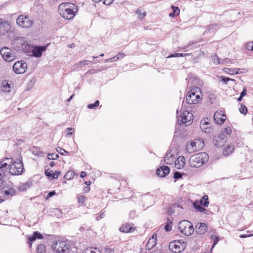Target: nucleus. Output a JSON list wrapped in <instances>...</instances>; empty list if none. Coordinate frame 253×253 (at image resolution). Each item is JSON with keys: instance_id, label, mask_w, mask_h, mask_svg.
I'll list each match as a JSON object with an SVG mask.
<instances>
[{"instance_id": "nucleus-1", "label": "nucleus", "mask_w": 253, "mask_h": 253, "mask_svg": "<svg viewBox=\"0 0 253 253\" xmlns=\"http://www.w3.org/2000/svg\"><path fill=\"white\" fill-rule=\"evenodd\" d=\"M51 249L54 253H74L77 250L73 242L67 240H58L54 241L51 246Z\"/></svg>"}, {"instance_id": "nucleus-2", "label": "nucleus", "mask_w": 253, "mask_h": 253, "mask_svg": "<svg viewBox=\"0 0 253 253\" xmlns=\"http://www.w3.org/2000/svg\"><path fill=\"white\" fill-rule=\"evenodd\" d=\"M78 10V6L72 2H62L58 7L59 15L65 20L73 19Z\"/></svg>"}, {"instance_id": "nucleus-3", "label": "nucleus", "mask_w": 253, "mask_h": 253, "mask_svg": "<svg viewBox=\"0 0 253 253\" xmlns=\"http://www.w3.org/2000/svg\"><path fill=\"white\" fill-rule=\"evenodd\" d=\"M209 159V155L206 152H200L192 155L189 159L191 167L200 168L207 163Z\"/></svg>"}, {"instance_id": "nucleus-4", "label": "nucleus", "mask_w": 253, "mask_h": 253, "mask_svg": "<svg viewBox=\"0 0 253 253\" xmlns=\"http://www.w3.org/2000/svg\"><path fill=\"white\" fill-rule=\"evenodd\" d=\"M202 92L199 87H194L187 94L186 102L189 104L198 103L201 100Z\"/></svg>"}, {"instance_id": "nucleus-5", "label": "nucleus", "mask_w": 253, "mask_h": 253, "mask_svg": "<svg viewBox=\"0 0 253 253\" xmlns=\"http://www.w3.org/2000/svg\"><path fill=\"white\" fill-rule=\"evenodd\" d=\"M11 160L8 165L9 173L12 175H21L24 171V167L21 161H13L12 159H7Z\"/></svg>"}, {"instance_id": "nucleus-6", "label": "nucleus", "mask_w": 253, "mask_h": 253, "mask_svg": "<svg viewBox=\"0 0 253 253\" xmlns=\"http://www.w3.org/2000/svg\"><path fill=\"white\" fill-rule=\"evenodd\" d=\"M16 24L21 28L29 29L32 27L34 22L31 18L26 15H19L16 19Z\"/></svg>"}, {"instance_id": "nucleus-7", "label": "nucleus", "mask_w": 253, "mask_h": 253, "mask_svg": "<svg viewBox=\"0 0 253 253\" xmlns=\"http://www.w3.org/2000/svg\"><path fill=\"white\" fill-rule=\"evenodd\" d=\"M204 142L201 139H196L188 142L186 145V150L189 153H193L201 150L204 146Z\"/></svg>"}, {"instance_id": "nucleus-8", "label": "nucleus", "mask_w": 253, "mask_h": 253, "mask_svg": "<svg viewBox=\"0 0 253 253\" xmlns=\"http://www.w3.org/2000/svg\"><path fill=\"white\" fill-rule=\"evenodd\" d=\"M178 227L180 232L185 236L191 235L194 231L192 223L187 220L180 221Z\"/></svg>"}, {"instance_id": "nucleus-9", "label": "nucleus", "mask_w": 253, "mask_h": 253, "mask_svg": "<svg viewBox=\"0 0 253 253\" xmlns=\"http://www.w3.org/2000/svg\"><path fill=\"white\" fill-rule=\"evenodd\" d=\"M186 244L182 240H174L169 244V249L174 253H180L184 251Z\"/></svg>"}, {"instance_id": "nucleus-10", "label": "nucleus", "mask_w": 253, "mask_h": 253, "mask_svg": "<svg viewBox=\"0 0 253 253\" xmlns=\"http://www.w3.org/2000/svg\"><path fill=\"white\" fill-rule=\"evenodd\" d=\"M193 120V114L191 112L184 110L179 117L178 122L180 125H189Z\"/></svg>"}, {"instance_id": "nucleus-11", "label": "nucleus", "mask_w": 253, "mask_h": 253, "mask_svg": "<svg viewBox=\"0 0 253 253\" xmlns=\"http://www.w3.org/2000/svg\"><path fill=\"white\" fill-rule=\"evenodd\" d=\"M0 53L3 59L7 62H11L15 60V55L11 49L7 47H3L0 50Z\"/></svg>"}, {"instance_id": "nucleus-12", "label": "nucleus", "mask_w": 253, "mask_h": 253, "mask_svg": "<svg viewBox=\"0 0 253 253\" xmlns=\"http://www.w3.org/2000/svg\"><path fill=\"white\" fill-rule=\"evenodd\" d=\"M27 68V64L22 61L15 62L12 67L13 71L17 74L24 73L26 71Z\"/></svg>"}, {"instance_id": "nucleus-13", "label": "nucleus", "mask_w": 253, "mask_h": 253, "mask_svg": "<svg viewBox=\"0 0 253 253\" xmlns=\"http://www.w3.org/2000/svg\"><path fill=\"white\" fill-rule=\"evenodd\" d=\"M213 119L216 124L221 125L225 121L226 116L222 111H217L214 114Z\"/></svg>"}, {"instance_id": "nucleus-14", "label": "nucleus", "mask_w": 253, "mask_h": 253, "mask_svg": "<svg viewBox=\"0 0 253 253\" xmlns=\"http://www.w3.org/2000/svg\"><path fill=\"white\" fill-rule=\"evenodd\" d=\"M136 227L132 223L126 222L123 224L119 228V231L123 233H128L134 232Z\"/></svg>"}, {"instance_id": "nucleus-15", "label": "nucleus", "mask_w": 253, "mask_h": 253, "mask_svg": "<svg viewBox=\"0 0 253 253\" xmlns=\"http://www.w3.org/2000/svg\"><path fill=\"white\" fill-rule=\"evenodd\" d=\"M46 50V46H35L33 47L32 54L34 56L36 57H40L41 56L43 52L45 51Z\"/></svg>"}, {"instance_id": "nucleus-16", "label": "nucleus", "mask_w": 253, "mask_h": 253, "mask_svg": "<svg viewBox=\"0 0 253 253\" xmlns=\"http://www.w3.org/2000/svg\"><path fill=\"white\" fill-rule=\"evenodd\" d=\"M170 171L169 167L163 166L157 169L156 173L160 177H164L167 175Z\"/></svg>"}, {"instance_id": "nucleus-17", "label": "nucleus", "mask_w": 253, "mask_h": 253, "mask_svg": "<svg viewBox=\"0 0 253 253\" xmlns=\"http://www.w3.org/2000/svg\"><path fill=\"white\" fill-rule=\"evenodd\" d=\"M10 30V24L7 21H4L0 25V37L5 35Z\"/></svg>"}, {"instance_id": "nucleus-18", "label": "nucleus", "mask_w": 253, "mask_h": 253, "mask_svg": "<svg viewBox=\"0 0 253 253\" xmlns=\"http://www.w3.org/2000/svg\"><path fill=\"white\" fill-rule=\"evenodd\" d=\"M157 243V235L154 234L151 237H150L146 245V248L147 250H150L154 248L156 245Z\"/></svg>"}, {"instance_id": "nucleus-19", "label": "nucleus", "mask_w": 253, "mask_h": 253, "mask_svg": "<svg viewBox=\"0 0 253 253\" xmlns=\"http://www.w3.org/2000/svg\"><path fill=\"white\" fill-rule=\"evenodd\" d=\"M200 128L201 130L206 133H209L213 130V128L210 126V124L206 121H201L200 123Z\"/></svg>"}, {"instance_id": "nucleus-20", "label": "nucleus", "mask_w": 253, "mask_h": 253, "mask_svg": "<svg viewBox=\"0 0 253 253\" xmlns=\"http://www.w3.org/2000/svg\"><path fill=\"white\" fill-rule=\"evenodd\" d=\"M185 165V159L183 156H180L177 158L175 161V167L178 169H180L183 168Z\"/></svg>"}, {"instance_id": "nucleus-21", "label": "nucleus", "mask_w": 253, "mask_h": 253, "mask_svg": "<svg viewBox=\"0 0 253 253\" xmlns=\"http://www.w3.org/2000/svg\"><path fill=\"white\" fill-rule=\"evenodd\" d=\"M225 142V136L221 134L217 137H215L213 143L217 147H221L224 145Z\"/></svg>"}, {"instance_id": "nucleus-22", "label": "nucleus", "mask_w": 253, "mask_h": 253, "mask_svg": "<svg viewBox=\"0 0 253 253\" xmlns=\"http://www.w3.org/2000/svg\"><path fill=\"white\" fill-rule=\"evenodd\" d=\"M193 205L196 211H197L204 212L207 215H209L211 213L210 211L207 210L205 208L201 206L198 201L194 202L193 204Z\"/></svg>"}, {"instance_id": "nucleus-23", "label": "nucleus", "mask_w": 253, "mask_h": 253, "mask_svg": "<svg viewBox=\"0 0 253 253\" xmlns=\"http://www.w3.org/2000/svg\"><path fill=\"white\" fill-rule=\"evenodd\" d=\"M42 235L40 232L35 231L34 232L32 236L29 237L28 243L30 245V247H31L33 242L35 241L37 239H42Z\"/></svg>"}, {"instance_id": "nucleus-24", "label": "nucleus", "mask_w": 253, "mask_h": 253, "mask_svg": "<svg viewBox=\"0 0 253 253\" xmlns=\"http://www.w3.org/2000/svg\"><path fill=\"white\" fill-rule=\"evenodd\" d=\"M196 228L197 232L200 234H203L207 231V226L204 223H199L196 225Z\"/></svg>"}, {"instance_id": "nucleus-25", "label": "nucleus", "mask_w": 253, "mask_h": 253, "mask_svg": "<svg viewBox=\"0 0 253 253\" xmlns=\"http://www.w3.org/2000/svg\"><path fill=\"white\" fill-rule=\"evenodd\" d=\"M240 69L238 68H224L223 69V71L224 73L233 75L239 74Z\"/></svg>"}, {"instance_id": "nucleus-26", "label": "nucleus", "mask_w": 253, "mask_h": 253, "mask_svg": "<svg viewBox=\"0 0 253 253\" xmlns=\"http://www.w3.org/2000/svg\"><path fill=\"white\" fill-rule=\"evenodd\" d=\"M234 150V146L232 145H227L223 149V154L225 156H228L232 154Z\"/></svg>"}, {"instance_id": "nucleus-27", "label": "nucleus", "mask_w": 253, "mask_h": 253, "mask_svg": "<svg viewBox=\"0 0 253 253\" xmlns=\"http://www.w3.org/2000/svg\"><path fill=\"white\" fill-rule=\"evenodd\" d=\"M60 170H50L48 171V179H57L58 176L61 174Z\"/></svg>"}, {"instance_id": "nucleus-28", "label": "nucleus", "mask_w": 253, "mask_h": 253, "mask_svg": "<svg viewBox=\"0 0 253 253\" xmlns=\"http://www.w3.org/2000/svg\"><path fill=\"white\" fill-rule=\"evenodd\" d=\"M50 216L59 218L61 217L62 213L61 211L59 209H54L50 211Z\"/></svg>"}, {"instance_id": "nucleus-29", "label": "nucleus", "mask_w": 253, "mask_h": 253, "mask_svg": "<svg viewBox=\"0 0 253 253\" xmlns=\"http://www.w3.org/2000/svg\"><path fill=\"white\" fill-rule=\"evenodd\" d=\"M87 198L83 195H79L77 196V202L80 206H85V203Z\"/></svg>"}, {"instance_id": "nucleus-30", "label": "nucleus", "mask_w": 253, "mask_h": 253, "mask_svg": "<svg viewBox=\"0 0 253 253\" xmlns=\"http://www.w3.org/2000/svg\"><path fill=\"white\" fill-rule=\"evenodd\" d=\"M201 206H203L205 207L208 206L209 204V197L208 195H204L201 199L200 202H199Z\"/></svg>"}, {"instance_id": "nucleus-31", "label": "nucleus", "mask_w": 253, "mask_h": 253, "mask_svg": "<svg viewBox=\"0 0 253 253\" xmlns=\"http://www.w3.org/2000/svg\"><path fill=\"white\" fill-rule=\"evenodd\" d=\"M174 156L172 154H167L165 156L164 158L165 162L168 165L172 164V163L174 162Z\"/></svg>"}, {"instance_id": "nucleus-32", "label": "nucleus", "mask_w": 253, "mask_h": 253, "mask_svg": "<svg viewBox=\"0 0 253 253\" xmlns=\"http://www.w3.org/2000/svg\"><path fill=\"white\" fill-rule=\"evenodd\" d=\"M3 193L4 195L7 196H13L16 195V192L14 188L11 187L7 190H4Z\"/></svg>"}, {"instance_id": "nucleus-33", "label": "nucleus", "mask_w": 253, "mask_h": 253, "mask_svg": "<svg viewBox=\"0 0 253 253\" xmlns=\"http://www.w3.org/2000/svg\"><path fill=\"white\" fill-rule=\"evenodd\" d=\"M75 174V173L74 170H69L64 175V178L67 180H71L74 178Z\"/></svg>"}, {"instance_id": "nucleus-34", "label": "nucleus", "mask_w": 253, "mask_h": 253, "mask_svg": "<svg viewBox=\"0 0 253 253\" xmlns=\"http://www.w3.org/2000/svg\"><path fill=\"white\" fill-rule=\"evenodd\" d=\"M118 177V178H120V180L122 181V182L121 183V185H120L119 188V189H121L122 187L124 188L126 187L127 186L128 183L126 179H125L124 178H123L122 176H120V175H116V177Z\"/></svg>"}, {"instance_id": "nucleus-35", "label": "nucleus", "mask_w": 253, "mask_h": 253, "mask_svg": "<svg viewBox=\"0 0 253 253\" xmlns=\"http://www.w3.org/2000/svg\"><path fill=\"white\" fill-rule=\"evenodd\" d=\"M84 253H101V252L97 248H91L85 250Z\"/></svg>"}, {"instance_id": "nucleus-36", "label": "nucleus", "mask_w": 253, "mask_h": 253, "mask_svg": "<svg viewBox=\"0 0 253 253\" xmlns=\"http://www.w3.org/2000/svg\"><path fill=\"white\" fill-rule=\"evenodd\" d=\"M32 182L30 180L22 184L20 186V188L22 190H26L32 186Z\"/></svg>"}, {"instance_id": "nucleus-37", "label": "nucleus", "mask_w": 253, "mask_h": 253, "mask_svg": "<svg viewBox=\"0 0 253 253\" xmlns=\"http://www.w3.org/2000/svg\"><path fill=\"white\" fill-rule=\"evenodd\" d=\"M37 253H46V247L43 245H40L38 246L37 249Z\"/></svg>"}, {"instance_id": "nucleus-38", "label": "nucleus", "mask_w": 253, "mask_h": 253, "mask_svg": "<svg viewBox=\"0 0 253 253\" xmlns=\"http://www.w3.org/2000/svg\"><path fill=\"white\" fill-rule=\"evenodd\" d=\"M191 55V53H176L171 54L170 56H169V57H184V56H189Z\"/></svg>"}, {"instance_id": "nucleus-39", "label": "nucleus", "mask_w": 253, "mask_h": 253, "mask_svg": "<svg viewBox=\"0 0 253 253\" xmlns=\"http://www.w3.org/2000/svg\"><path fill=\"white\" fill-rule=\"evenodd\" d=\"M211 239L212 240L213 243L212 246V247L211 248V250L214 248L215 245L217 243V242L219 241V237L218 236L212 235L211 237Z\"/></svg>"}, {"instance_id": "nucleus-40", "label": "nucleus", "mask_w": 253, "mask_h": 253, "mask_svg": "<svg viewBox=\"0 0 253 253\" xmlns=\"http://www.w3.org/2000/svg\"><path fill=\"white\" fill-rule=\"evenodd\" d=\"M99 105V102L98 100L96 101L93 104H89L88 105L87 107L90 109H94L96 108Z\"/></svg>"}, {"instance_id": "nucleus-41", "label": "nucleus", "mask_w": 253, "mask_h": 253, "mask_svg": "<svg viewBox=\"0 0 253 253\" xmlns=\"http://www.w3.org/2000/svg\"><path fill=\"white\" fill-rule=\"evenodd\" d=\"M135 13L138 14L139 19H142L146 16V12H142L140 9H137Z\"/></svg>"}, {"instance_id": "nucleus-42", "label": "nucleus", "mask_w": 253, "mask_h": 253, "mask_svg": "<svg viewBox=\"0 0 253 253\" xmlns=\"http://www.w3.org/2000/svg\"><path fill=\"white\" fill-rule=\"evenodd\" d=\"M220 78L221 79V81H223L225 84H227V82L229 81H233V82L236 81L235 80H234L233 79H231L228 77H225L224 76H221Z\"/></svg>"}, {"instance_id": "nucleus-43", "label": "nucleus", "mask_w": 253, "mask_h": 253, "mask_svg": "<svg viewBox=\"0 0 253 253\" xmlns=\"http://www.w3.org/2000/svg\"><path fill=\"white\" fill-rule=\"evenodd\" d=\"M240 112L241 113L243 114H246L248 112V109L245 105H241V107L240 108Z\"/></svg>"}, {"instance_id": "nucleus-44", "label": "nucleus", "mask_w": 253, "mask_h": 253, "mask_svg": "<svg viewBox=\"0 0 253 253\" xmlns=\"http://www.w3.org/2000/svg\"><path fill=\"white\" fill-rule=\"evenodd\" d=\"M212 59L213 63L214 64L217 65V64H219L220 63V61H219V57H218L217 55H214L213 56H212Z\"/></svg>"}, {"instance_id": "nucleus-45", "label": "nucleus", "mask_w": 253, "mask_h": 253, "mask_svg": "<svg viewBox=\"0 0 253 253\" xmlns=\"http://www.w3.org/2000/svg\"><path fill=\"white\" fill-rule=\"evenodd\" d=\"M89 62V61H88V60H84L83 61H80V62H79L78 63V66L79 67L82 68V67L84 66L85 65H87Z\"/></svg>"}, {"instance_id": "nucleus-46", "label": "nucleus", "mask_w": 253, "mask_h": 253, "mask_svg": "<svg viewBox=\"0 0 253 253\" xmlns=\"http://www.w3.org/2000/svg\"><path fill=\"white\" fill-rule=\"evenodd\" d=\"M223 131L227 135H230L232 132V129L230 126L225 127Z\"/></svg>"}, {"instance_id": "nucleus-47", "label": "nucleus", "mask_w": 253, "mask_h": 253, "mask_svg": "<svg viewBox=\"0 0 253 253\" xmlns=\"http://www.w3.org/2000/svg\"><path fill=\"white\" fill-rule=\"evenodd\" d=\"M7 163H4L3 161L0 162V169L2 171V169L3 168H6L8 165Z\"/></svg>"}, {"instance_id": "nucleus-48", "label": "nucleus", "mask_w": 253, "mask_h": 253, "mask_svg": "<svg viewBox=\"0 0 253 253\" xmlns=\"http://www.w3.org/2000/svg\"><path fill=\"white\" fill-rule=\"evenodd\" d=\"M171 8L173 10V12L176 14V15H178L180 12V10L178 7H176L174 6H172Z\"/></svg>"}, {"instance_id": "nucleus-49", "label": "nucleus", "mask_w": 253, "mask_h": 253, "mask_svg": "<svg viewBox=\"0 0 253 253\" xmlns=\"http://www.w3.org/2000/svg\"><path fill=\"white\" fill-rule=\"evenodd\" d=\"M182 177V174L179 172H175L174 173V178L175 179H178Z\"/></svg>"}, {"instance_id": "nucleus-50", "label": "nucleus", "mask_w": 253, "mask_h": 253, "mask_svg": "<svg viewBox=\"0 0 253 253\" xmlns=\"http://www.w3.org/2000/svg\"><path fill=\"white\" fill-rule=\"evenodd\" d=\"M114 0H104L103 3L105 5H109L110 4L112 3Z\"/></svg>"}, {"instance_id": "nucleus-51", "label": "nucleus", "mask_w": 253, "mask_h": 253, "mask_svg": "<svg viewBox=\"0 0 253 253\" xmlns=\"http://www.w3.org/2000/svg\"><path fill=\"white\" fill-rule=\"evenodd\" d=\"M233 62L228 58H225L222 61V63L228 64V63H232Z\"/></svg>"}, {"instance_id": "nucleus-52", "label": "nucleus", "mask_w": 253, "mask_h": 253, "mask_svg": "<svg viewBox=\"0 0 253 253\" xmlns=\"http://www.w3.org/2000/svg\"><path fill=\"white\" fill-rule=\"evenodd\" d=\"M105 215V212H102L101 213V214L99 216H97L96 217V219L97 220H99L101 218H104Z\"/></svg>"}, {"instance_id": "nucleus-53", "label": "nucleus", "mask_w": 253, "mask_h": 253, "mask_svg": "<svg viewBox=\"0 0 253 253\" xmlns=\"http://www.w3.org/2000/svg\"><path fill=\"white\" fill-rule=\"evenodd\" d=\"M246 47L249 50H253V45H252V42H248V43H247L246 44Z\"/></svg>"}, {"instance_id": "nucleus-54", "label": "nucleus", "mask_w": 253, "mask_h": 253, "mask_svg": "<svg viewBox=\"0 0 253 253\" xmlns=\"http://www.w3.org/2000/svg\"><path fill=\"white\" fill-rule=\"evenodd\" d=\"M67 134H72L74 132V129L72 127H68L67 129Z\"/></svg>"}, {"instance_id": "nucleus-55", "label": "nucleus", "mask_w": 253, "mask_h": 253, "mask_svg": "<svg viewBox=\"0 0 253 253\" xmlns=\"http://www.w3.org/2000/svg\"><path fill=\"white\" fill-rule=\"evenodd\" d=\"M99 70H95V69H90L88 72L87 73L89 74H95L97 72H98Z\"/></svg>"}, {"instance_id": "nucleus-56", "label": "nucleus", "mask_w": 253, "mask_h": 253, "mask_svg": "<svg viewBox=\"0 0 253 253\" xmlns=\"http://www.w3.org/2000/svg\"><path fill=\"white\" fill-rule=\"evenodd\" d=\"M165 229L166 231H169L171 230V227L168 223H167L165 225Z\"/></svg>"}, {"instance_id": "nucleus-57", "label": "nucleus", "mask_w": 253, "mask_h": 253, "mask_svg": "<svg viewBox=\"0 0 253 253\" xmlns=\"http://www.w3.org/2000/svg\"><path fill=\"white\" fill-rule=\"evenodd\" d=\"M253 236V234H241L240 235L241 238H244Z\"/></svg>"}, {"instance_id": "nucleus-58", "label": "nucleus", "mask_w": 253, "mask_h": 253, "mask_svg": "<svg viewBox=\"0 0 253 253\" xmlns=\"http://www.w3.org/2000/svg\"><path fill=\"white\" fill-rule=\"evenodd\" d=\"M246 94H247V90H246V88H244L243 89V91H242V92L241 93L240 96H241V97H243L244 96L246 95Z\"/></svg>"}, {"instance_id": "nucleus-59", "label": "nucleus", "mask_w": 253, "mask_h": 253, "mask_svg": "<svg viewBox=\"0 0 253 253\" xmlns=\"http://www.w3.org/2000/svg\"><path fill=\"white\" fill-rule=\"evenodd\" d=\"M119 59V57H118L116 55L115 56L109 59V60H110L111 62H114V61H117Z\"/></svg>"}, {"instance_id": "nucleus-60", "label": "nucleus", "mask_w": 253, "mask_h": 253, "mask_svg": "<svg viewBox=\"0 0 253 253\" xmlns=\"http://www.w3.org/2000/svg\"><path fill=\"white\" fill-rule=\"evenodd\" d=\"M116 56L119 57V59L123 58L125 56V54L124 53L119 52Z\"/></svg>"}, {"instance_id": "nucleus-61", "label": "nucleus", "mask_w": 253, "mask_h": 253, "mask_svg": "<svg viewBox=\"0 0 253 253\" xmlns=\"http://www.w3.org/2000/svg\"><path fill=\"white\" fill-rule=\"evenodd\" d=\"M5 181L0 179V189H2L4 188V183Z\"/></svg>"}, {"instance_id": "nucleus-62", "label": "nucleus", "mask_w": 253, "mask_h": 253, "mask_svg": "<svg viewBox=\"0 0 253 253\" xmlns=\"http://www.w3.org/2000/svg\"><path fill=\"white\" fill-rule=\"evenodd\" d=\"M55 194H56V193H55V191L54 190L49 192L48 193V198L52 197L53 196L55 195Z\"/></svg>"}, {"instance_id": "nucleus-63", "label": "nucleus", "mask_w": 253, "mask_h": 253, "mask_svg": "<svg viewBox=\"0 0 253 253\" xmlns=\"http://www.w3.org/2000/svg\"><path fill=\"white\" fill-rule=\"evenodd\" d=\"M86 175V173L85 171H82L80 174V176L82 178H84Z\"/></svg>"}, {"instance_id": "nucleus-64", "label": "nucleus", "mask_w": 253, "mask_h": 253, "mask_svg": "<svg viewBox=\"0 0 253 253\" xmlns=\"http://www.w3.org/2000/svg\"><path fill=\"white\" fill-rule=\"evenodd\" d=\"M84 184L87 186H89L91 184V181L90 180L86 181L84 182Z\"/></svg>"}]
</instances>
